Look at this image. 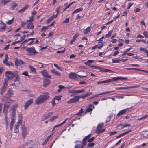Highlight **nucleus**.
I'll list each match as a JSON object with an SVG mask.
<instances>
[{
    "instance_id": "8",
    "label": "nucleus",
    "mask_w": 148,
    "mask_h": 148,
    "mask_svg": "<svg viewBox=\"0 0 148 148\" xmlns=\"http://www.w3.org/2000/svg\"><path fill=\"white\" fill-rule=\"evenodd\" d=\"M132 108V107L127 108L126 109L123 110H121L119 112V113L117 114V116H120L121 115H123L125 114L126 112L129 109L131 110Z\"/></svg>"
},
{
    "instance_id": "50",
    "label": "nucleus",
    "mask_w": 148,
    "mask_h": 148,
    "mask_svg": "<svg viewBox=\"0 0 148 148\" xmlns=\"http://www.w3.org/2000/svg\"><path fill=\"white\" fill-rule=\"evenodd\" d=\"M114 92V91H110L105 92H104L103 93H101L98 94V95H102L103 94H108V93H109L110 92Z\"/></svg>"
},
{
    "instance_id": "3",
    "label": "nucleus",
    "mask_w": 148,
    "mask_h": 148,
    "mask_svg": "<svg viewBox=\"0 0 148 148\" xmlns=\"http://www.w3.org/2000/svg\"><path fill=\"white\" fill-rule=\"evenodd\" d=\"M8 79H5L4 80L3 86L1 88V91L0 92V94L1 95H3L7 87L8 86L7 82Z\"/></svg>"
},
{
    "instance_id": "15",
    "label": "nucleus",
    "mask_w": 148,
    "mask_h": 148,
    "mask_svg": "<svg viewBox=\"0 0 148 148\" xmlns=\"http://www.w3.org/2000/svg\"><path fill=\"white\" fill-rule=\"evenodd\" d=\"M59 13V11H57V14L56 15H53L51 16L50 17L47 21V23H49L50 22L54 19V18H56Z\"/></svg>"
},
{
    "instance_id": "32",
    "label": "nucleus",
    "mask_w": 148,
    "mask_h": 148,
    "mask_svg": "<svg viewBox=\"0 0 148 148\" xmlns=\"http://www.w3.org/2000/svg\"><path fill=\"white\" fill-rule=\"evenodd\" d=\"M120 60L117 58H115L112 59V63H119L120 61Z\"/></svg>"
},
{
    "instance_id": "1",
    "label": "nucleus",
    "mask_w": 148,
    "mask_h": 148,
    "mask_svg": "<svg viewBox=\"0 0 148 148\" xmlns=\"http://www.w3.org/2000/svg\"><path fill=\"white\" fill-rule=\"evenodd\" d=\"M50 98L49 93L47 92L43 95H41L36 99L35 103L38 105L44 103L45 101Z\"/></svg>"
},
{
    "instance_id": "26",
    "label": "nucleus",
    "mask_w": 148,
    "mask_h": 148,
    "mask_svg": "<svg viewBox=\"0 0 148 148\" xmlns=\"http://www.w3.org/2000/svg\"><path fill=\"white\" fill-rule=\"evenodd\" d=\"M101 70H100V72H105L113 73L114 71H112L110 70L109 69H105L102 68Z\"/></svg>"
},
{
    "instance_id": "37",
    "label": "nucleus",
    "mask_w": 148,
    "mask_h": 148,
    "mask_svg": "<svg viewBox=\"0 0 148 148\" xmlns=\"http://www.w3.org/2000/svg\"><path fill=\"white\" fill-rule=\"evenodd\" d=\"M29 68L30 70V71L33 73H34L36 72V70L32 66H29Z\"/></svg>"
},
{
    "instance_id": "5",
    "label": "nucleus",
    "mask_w": 148,
    "mask_h": 148,
    "mask_svg": "<svg viewBox=\"0 0 148 148\" xmlns=\"http://www.w3.org/2000/svg\"><path fill=\"white\" fill-rule=\"evenodd\" d=\"M22 120L21 119H19L18 121V122H17L15 125L14 127V132L15 133H17L19 132V124L21 123Z\"/></svg>"
},
{
    "instance_id": "59",
    "label": "nucleus",
    "mask_w": 148,
    "mask_h": 148,
    "mask_svg": "<svg viewBox=\"0 0 148 148\" xmlns=\"http://www.w3.org/2000/svg\"><path fill=\"white\" fill-rule=\"evenodd\" d=\"M35 39V38H29L27 40H25L22 43H24L25 42H27L29 41L30 40H34V39Z\"/></svg>"
},
{
    "instance_id": "9",
    "label": "nucleus",
    "mask_w": 148,
    "mask_h": 148,
    "mask_svg": "<svg viewBox=\"0 0 148 148\" xmlns=\"http://www.w3.org/2000/svg\"><path fill=\"white\" fill-rule=\"evenodd\" d=\"M5 75L8 77L7 79L8 80V79L11 78H14L15 76V74L11 71H6L5 72Z\"/></svg>"
},
{
    "instance_id": "18",
    "label": "nucleus",
    "mask_w": 148,
    "mask_h": 148,
    "mask_svg": "<svg viewBox=\"0 0 148 148\" xmlns=\"http://www.w3.org/2000/svg\"><path fill=\"white\" fill-rule=\"evenodd\" d=\"M69 77L71 79H76L77 78V76L75 73H72L69 75Z\"/></svg>"
},
{
    "instance_id": "7",
    "label": "nucleus",
    "mask_w": 148,
    "mask_h": 148,
    "mask_svg": "<svg viewBox=\"0 0 148 148\" xmlns=\"http://www.w3.org/2000/svg\"><path fill=\"white\" fill-rule=\"evenodd\" d=\"M21 129L22 131V136L24 138L27 135V128L24 126H22Z\"/></svg>"
},
{
    "instance_id": "54",
    "label": "nucleus",
    "mask_w": 148,
    "mask_h": 148,
    "mask_svg": "<svg viewBox=\"0 0 148 148\" xmlns=\"http://www.w3.org/2000/svg\"><path fill=\"white\" fill-rule=\"evenodd\" d=\"M15 119H11L10 125H13L15 122Z\"/></svg>"
},
{
    "instance_id": "40",
    "label": "nucleus",
    "mask_w": 148,
    "mask_h": 148,
    "mask_svg": "<svg viewBox=\"0 0 148 148\" xmlns=\"http://www.w3.org/2000/svg\"><path fill=\"white\" fill-rule=\"evenodd\" d=\"M112 32H113V31L112 30L109 31L108 32V33L105 35V36L106 37H110L111 36Z\"/></svg>"
},
{
    "instance_id": "22",
    "label": "nucleus",
    "mask_w": 148,
    "mask_h": 148,
    "mask_svg": "<svg viewBox=\"0 0 148 148\" xmlns=\"http://www.w3.org/2000/svg\"><path fill=\"white\" fill-rule=\"evenodd\" d=\"M50 81L47 79H45L44 80L43 85L44 86L46 87L47 85L50 84Z\"/></svg>"
},
{
    "instance_id": "52",
    "label": "nucleus",
    "mask_w": 148,
    "mask_h": 148,
    "mask_svg": "<svg viewBox=\"0 0 148 148\" xmlns=\"http://www.w3.org/2000/svg\"><path fill=\"white\" fill-rule=\"evenodd\" d=\"M91 134H89L88 135L86 136L84 138V140H86L87 141V140H88V139H89V138L91 137Z\"/></svg>"
},
{
    "instance_id": "14",
    "label": "nucleus",
    "mask_w": 148,
    "mask_h": 148,
    "mask_svg": "<svg viewBox=\"0 0 148 148\" xmlns=\"http://www.w3.org/2000/svg\"><path fill=\"white\" fill-rule=\"evenodd\" d=\"M15 64L17 66H20L21 67L23 66V62L21 60H16L15 61Z\"/></svg>"
},
{
    "instance_id": "27",
    "label": "nucleus",
    "mask_w": 148,
    "mask_h": 148,
    "mask_svg": "<svg viewBox=\"0 0 148 148\" xmlns=\"http://www.w3.org/2000/svg\"><path fill=\"white\" fill-rule=\"evenodd\" d=\"M91 29V27H89L86 29H84L83 30V32L84 34H87L90 31Z\"/></svg>"
},
{
    "instance_id": "45",
    "label": "nucleus",
    "mask_w": 148,
    "mask_h": 148,
    "mask_svg": "<svg viewBox=\"0 0 148 148\" xmlns=\"http://www.w3.org/2000/svg\"><path fill=\"white\" fill-rule=\"evenodd\" d=\"M58 117V116L56 115L52 117L50 119V121H52L56 119Z\"/></svg>"
},
{
    "instance_id": "6",
    "label": "nucleus",
    "mask_w": 148,
    "mask_h": 148,
    "mask_svg": "<svg viewBox=\"0 0 148 148\" xmlns=\"http://www.w3.org/2000/svg\"><path fill=\"white\" fill-rule=\"evenodd\" d=\"M79 101V98L77 96H75L74 97L68 101L67 103L68 104L75 103Z\"/></svg>"
},
{
    "instance_id": "12",
    "label": "nucleus",
    "mask_w": 148,
    "mask_h": 148,
    "mask_svg": "<svg viewBox=\"0 0 148 148\" xmlns=\"http://www.w3.org/2000/svg\"><path fill=\"white\" fill-rule=\"evenodd\" d=\"M33 99H32L27 101L25 104L24 107L25 110L27 109L28 107L33 102Z\"/></svg>"
},
{
    "instance_id": "61",
    "label": "nucleus",
    "mask_w": 148,
    "mask_h": 148,
    "mask_svg": "<svg viewBox=\"0 0 148 148\" xmlns=\"http://www.w3.org/2000/svg\"><path fill=\"white\" fill-rule=\"evenodd\" d=\"M38 67L40 68H42L43 67L42 64L41 63H38Z\"/></svg>"
},
{
    "instance_id": "44",
    "label": "nucleus",
    "mask_w": 148,
    "mask_h": 148,
    "mask_svg": "<svg viewBox=\"0 0 148 148\" xmlns=\"http://www.w3.org/2000/svg\"><path fill=\"white\" fill-rule=\"evenodd\" d=\"M5 121L6 125L7 128H8L9 126V122L10 121V119H5Z\"/></svg>"
},
{
    "instance_id": "55",
    "label": "nucleus",
    "mask_w": 148,
    "mask_h": 148,
    "mask_svg": "<svg viewBox=\"0 0 148 148\" xmlns=\"http://www.w3.org/2000/svg\"><path fill=\"white\" fill-rule=\"evenodd\" d=\"M143 34L144 36L145 37L148 38V33L147 31H144L143 32Z\"/></svg>"
},
{
    "instance_id": "25",
    "label": "nucleus",
    "mask_w": 148,
    "mask_h": 148,
    "mask_svg": "<svg viewBox=\"0 0 148 148\" xmlns=\"http://www.w3.org/2000/svg\"><path fill=\"white\" fill-rule=\"evenodd\" d=\"M75 143H76V144L75 146V148H82L81 146L80 147L81 142L77 141H76Z\"/></svg>"
},
{
    "instance_id": "49",
    "label": "nucleus",
    "mask_w": 148,
    "mask_h": 148,
    "mask_svg": "<svg viewBox=\"0 0 148 148\" xmlns=\"http://www.w3.org/2000/svg\"><path fill=\"white\" fill-rule=\"evenodd\" d=\"M140 50L142 51L145 52V53L148 51L146 49L144 48L141 47L140 49Z\"/></svg>"
},
{
    "instance_id": "48",
    "label": "nucleus",
    "mask_w": 148,
    "mask_h": 148,
    "mask_svg": "<svg viewBox=\"0 0 148 148\" xmlns=\"http://www.w3.org/2000/svg\"><path fill=\"white\" fill-rule=\"evenodd\" d=\"M79 98V99L80 98H82V99H84L86 97L85 94H82L80 95L77 96Z\"/></svg>"
},
{
    "instance_id": "39",
    "label": "nucleus",
    "mask_w": 148,
    "mask_h": 148,
    "mask_svg": "<svg viewBox=\"0 0 148 148\" xmlns=\"http://www.w3.org/2000/svg\"><path fill=\"white\" fill-rule=\"evenodd\" d=\"M18 5V4L15 3H13L11 6V9L13 10Z\"/></svg>"
},
{
    "instance_id": "21",
    "label": "nucleus",
    "mask_w": 148,
    "mask_h": 148,
    "mask_svg": "<svg viewBox=\"0 0 148 148\" xmlns=\"http://www.w3.org/2000/svg\"><path fill=\"white\" fill-rule=\"evenodd\" d=\"M105 130L104 129H102L99 127H97L96 131V133L97 134H100V133H102L104 132Z\"/></svg>"
},
{
    "instance_id": "4",
    "label": "nucleus",
    "mask_w": 148,
    "mask_h": 148,
    "mask_svg": "<svg viewBox=\"0 0 148 148\" xmlns=\"http://www.w3.org/2000/svg\"><path fill=\"white\" fill-rule=\"evenodd\" d=\"M27 50L28 53L32 55H35L38 53V52L36 51L34 47H32L30 48H27Z\"/></svg>"
},
{
    "instance_id": "42",
    "label": "nucleus",
    "mask_w": 148,
    "mask_h": 148,
    "mask_svg": "<svg viewBox=\"0 0 148 148\" xmlns=\"http://www.w3.org/2000/svg\"><path fill=\"white\" fill-rule=\"evenodd\" d=\"M83 112V110L82 109H81L80 110H79L76 114L78 116H81V113H82Z\"/></svg>"
},
{
    "instance_id": "33",
    "label": "nucleus",
    "mask_w": 148,
    "mask_h": 148,
    "mask_svg": "<svg viewBox=\"0 0 148 148\" xmlns=\"http://www.w3.org/2000/svg\"><path fill=\"white\" fill-rule=\"evenodd\" d=\"M79 34L78 33H76L74 36L72 40V42H74L75 40L77 38L78 36H79Z\"/></svg>"
},
{
    "instance_id": "28",
    "label": "nucleus",
    "mask_w": 148,
    "mask_h": 148,
    "mask_svg": "<svg viewBox=\"0 0 148 148\" xmlns=\"http://www.w3.org/2000/svg\"><path fill=\"white\" fill-rule=\"evenodd\" d=\"M51 72L52 73H54L55 75L58 76H60L61 75V74L60 73H59L58 72L54 70H51Z\"/></svg>"
},
{
    "instance_id": "20",
    "label": "nucleus",
    "mask_w": 148,
    "mask_h": 148,
    "mask_svg": "<svg viewBox=\"0 0 148 148\" xmlns=\"http://www.w3.org/2000/svg\"><path fill=\"white\" fill-rule=\"evenodd\" d=\"M0 24L2 26L0 28V30L1 31L5 30L6 28V24L3 23L2 21H1V22L0 23Z\"/></svg>"
},
{
    "instance_id": "38",
    "label": "nucleus",
    "mask_w": 148,
    "mask_h": 148,
    "mask_svg": "<svg viewBox=\"0 0 148 148\" xmlns=\"http://www.w3.org/2000/svg\"><path fill=\"white\" fill-rule=\"evenodd\" d=\"M87 141L86 140H84V139H83L82 142V145L81 147L82 148H83L85 146L86 144Z\"/></svg>"
},
{
    "instance_id": "64",
    "label": "nucleus",
    "mask_w": 148,
    "mask_h": 148,
    "mask_svg": "<svg viewBox=\"0 0 148 148\" xmlns=\"http://www.w3.org/2000/svg\"><path fill=\"white\" fill-rule=\"evenodd\" d=\"M22 74L26 76H28V73L27 71H25L22 73Z\"/></svg>"
},
{
    "instance_id": "13",
    "label": "nucleus",
    "mask_w": 148,
    "mask_h": 148,
    "mask_svg": "<svg viewBox=\"0 0 148 148\" xmlns=\"http://www.w3.org/2000/svg\"><path fill=\"white\" fill-rule=\"evenodd\" d=\"M85 92L84 89H82L81 90H71L68 91L69 93H80Z\"/></svg>"
},
{
    "instance_id": "36",
    "label": "nucleus",
    "mask_w": 148,
    "mask_h": 148,
    "mask_svg": "<svg viewBox=\"0 0 148 148\" xmlns=\"http://www.w3.org/2000/svg\"><path fill=\"white\" fill-rule=\"evenodd\" d=\"M14 18L13 17L12 18V19L11 20H8L7 21V22H6V23L8 25L11 24L13 23V22L14 21Z\"/></svg>"
},
{
    "instance_id": "24",
    "label": "nucleus",
    "mask_w": 148,
    "mask_h": 148,
    "mask_svg": "<svg viewBox=\"0 0 148 148\" xmlns=\"http://www.w3.org/2000/svg\"><path fill=\"white\" fill-rule=\"evenodd\" d=\"M115 79H114V77H112V78L106 80L102 81V83H109L111 82L114 81Z\"/></svg>"
},
{
    "instance_id": "47",
    "label": "nucleus",
    "mask_w": 148,
    "mask_h": 148,
    "mask_svg": "<svg viewBox=\"0 0 148 148\" xmlns=\"http://www.w3.org/2000/svg\"><path fill=\"white\" fill-rule=\"evenodd\" d=\"M131 125V124H124L122 127L121 129H123L124 128H126L127 127H130Z\"/></svg>"
},
{
    "instance_id": "19",
    "label": "nucleus",
    "mask_w": 148,
    "mask_h": 148,
    "mask_svg": "<svg viewBox=\"0 0 148 148\" xmlns=\"http://www.w3.org/2000/svg\"><path fill=\"white\" fill-rule=\"evenodd\" d=\"M27 29H34V26L32 23H27Z\"/></svg>"
},
{
    "instance_id": "41",
    "label": "nucleus",
    "mask_w": 148,
    "mask_h": 148,
    "mask_svg": "<svg viewBox=\"0 0 148 148\" xmlns=\"http://www.w3.org/2000/svg\"><path fill=\"white\" fill-rule=\"evenodd\" d=\"M29 19L27 20V21L26 22L27 23H32V22L34 20L33 18V16H31V17H29Z\"/></svg>"
},
{
    "instance_id": "57",
    "label": "nucleus",
    "mask_w": 148,
    "mask_h": 148,
    "mask_svg": "<svg viewBox=\"0 0 148 148\" xmlns=\"http://www.w3.org/2000/svg\"><path fill=\"white\" fill-rule=\"evenodd\" d=\"M69 18H66L63 21V23H67L69 22Z\"/></svg>"
},
{
    "instance_id": "43",
    "label": "nucleus",
    "mask_w": 148,
    "mask_h": 148,
    "mask_svg": "<svg viewBox=\"0 0 148 148\" xmlns=\"http://www.w3.org/2000/svg\"><path fill=\"white\" fill-rule=\"evenodd\" d=\"M132 131V130H128L126 132H123V133L120 134V135L122 137L123 136L129 133L130 132H131Z\"/></svg>"
},
{
    "instance_id": "30",
    "label": "nucleus",
    "mask_w": 148,
    "mask_h": 148,
    "mask_svg": "<svg viewBox=\"0 0 148 148\" xmlns=\"http://www.w3.org/2000/svg\"><path fill=\"white\" fill-rule=\"evenodd\" d=\"M83 10V8L82 7H80L76 9L73 12V14L75 13H77L79 12L80 11H82Z\"/></svg>"
},
{
    "instance_id": "34",
    "label": "nucleus",
    "mask_w": 148,
    "mask_h": 148,
    "mask_svg": "<svg viewBox=\"0 0 148 148\" xmlns=\"http://www.w3.org/2000/svg\"><path fill=\"white\" fill-rule=\"evenodd\" d=\"M53 112H50L47 114L45 117V119H47L50 117L52 115H53Z\"/></svg>"
},
{
    "instance_id": "29",
    "label": "nucleus",
    "mask_w": 148,
    "mask_h": 148,
    "mask_svg": "<svg viewBox=\"0 0 148 148\" xmlns=\"http://www.w3.org/2000/svg\"><path fill=\"white\" fill-rule=\"evenodd\" d=\"M13 91L11 89H10L8 90V95L9 97H10L13 95Z\"/></svg>"
},
{
    "instance_id": "53",
    "label": "nucleus",
    "mask_w": 148,
    "mask_h": 148,
    "mask_svg": "<svg viewBox=\"0 0 148 148\" xmlns=\"http://www.w3.org/2000/svg\"><path fill=\"white\" fill-rule=\"evenodd\" d=\"M103 45L104 44L103 43L99 44L97 45V48L98 49H101L103 47Z\"/></svg>"
},
{
    "instance_id": "23",
    "label": "nucleus",
    "mask_w": 148,
    "mask_h": 148,
    "mask_svg": "<svg viewBox=\"0 0 148 148\" xmlns=\"http://www.w3.org/2000/svg\"><path fill=\"white\" fill-rule=\"evenodd\" d=\"M114 79L115 80L114 81H117L119 80H125L128 79V78L127 77H114Z\"/></svg>"
},
{
    "instance_id": "17",
    "label": "nucleus",
    "mask_w": 148,
    "mask_h": 148,
    "mask_svg": "<svg viewBox=\"0 0 148 148\" xmlns=\"http://www.w3.org/2000/svg\"><path fill=\"white\" fill-rule=\"evenodd\" d=\"M140 87V86L139 85H136L134 86H125L123 87V89H127L130 88H138Z\"/></svg>"
},
{
    "instance_id": "56",
    "label": "nucleus",
    "mask_w": 148,
    "mask_h": 148,
    "mask_svg": "<svg viewBox=\"0 0 148 148\" xmlns=\"http://www.w3.org/2000/svg\"><path fill=\"white\" fill-rule=\"evenodd\" d=\"M95 145V143H89L88 145V146L89 147H93Z\"/></svg>"
},
{
    "instance_id": "46",
    "label": "nucleus",
    "mask_w": 148,
    "mask_h": 148,
    "mask_svg": "<svg viewBox=\"0 0 148 148\" xmlns=\"http://www.w3.org/2000/svg\"><path fill=\"white\" fill-rule=\"evenodd\" d=\"M61 96H56L53 98L54 100L59 101L61 100Z\"/></svg>"
},
{
    "instance_id": "31",
    "label": "nucleus",
    "mask_w": 148,
    "mask_h": 148,
    "mask_svg": "<svg viewBox=\"0 0 148 148\" xmlns=\"http://www.w3.org/2000/svg\"><path fill=\"white\" fill-rule=\"evenodd\" d=\"M94 61V60H88L87 62H85L84 64L86 65L90 66V64L93 62Z\"/></svg>"
},
{
    "instance_id": "58",
    "label": "nucleus",
    "mask_w": 148,
    "mask_h": 148,
    "mask_svg": "<svg viewBox=\"0 0 148 148\" xmlns=\"http://www.w3.org/2000/svg\"><path fill=\"white\" fill-rule=\"evenodd\" d=\"M49 27L43 26L41 29V31H46L48 28Z\"/></svg>"
},
{
    "instance_id": "11",
    "label": "nucleus",
    "mask_w": 148,
    "mask_h": 148,
    "mask_svg": "<svg viewBox=\"0 0 148 148\" xmlns=\"http://www.w3.org/2000/svg\"><path fill=\"white\" fill-rule=\"evenodd\" d=\"M13 101L10 100L8 101L5 102L4 104V109L8 110V108L10 106V103H12Z\"/></svg>"
},
{
    "instance_id": "62",
    "label": "nucleus",
    "mask_w": 148,
    "mask_h": 148,
    "mask_svg": "<svg viewBox=\"0 0 148 148\" xmlns=\"http://www.w3.org/2000/svg\"><path fill=\"white\" fill-rule=\"evenodd\" d=\"M103 126H104L103 123H101V124L98 125L97 126V127H99V128H102Z\"/></svg>"
},
{
    "instance_id": "51",
    "label": "nucleus",
    "mask_w": 148,
    "mask_h": 148,
    "mask_svg": "<svg viewBox=\"0 0 148 148\" xmlns=\"http://www.w3.org/2000/svg\"><path fill=\"white\" fill-rule=\"evenodd\" d=\"M91 134H89L88 135L86 136L84 138V140H86L87 141V140H88V139H89V138L91 137Z\"/></svg>"
},
{
    "instance_id": "2",
    "label": "nucleus",
    "mask_w": 148,
    "mask_h": 148,
    "mask_svg": "<svg viewBox=\"0 0 148 148\" xmlns=\"http://www.w3.org/2000/svg\"><path fill=\"white\" fill-rule=\"evenodd\" d=\"M18 106L17 104L13 105L11 107L10 109V111H11V119H16V108Z\"/></svg>"
},
{
    "instance_id": "16",
    "label": "nucleus",
    "mask_w": 148,
    "mask_h": 148,
    "mask_svg": "<svg viewBox=\"0 0 148 148\" xmlns=\"http://www.w3.org/2000/svg\"><path fill=\"white\" fill-rule=\"evenodd\" d=\"M94 108V106L92 104L89 105L86 109L87 112H89L91 111Z\"/></svg>"
},
{
    "instance_id": "63",
    "label": "nucleus",
    "mask_w": 148,
    "mask_h": 148,
    "mask_svg": "<svg viewBox=\"0 0 148 148\" xmlns=\"http://www.w3.org/2000/svg\"><path fill=\"white\" fill-rule=\"evenodd\" d=\"M117 133L116 131H114L113 132H111L109 133L110 136H111Z\"/></svg>"
},
{
    "instance_id": "10",
    "label": "nucleus",
    "mask_w": 148,
    "mask_h": 148,
    "mask_svg": "<svg viewBox=\"0 0 148 148\" xmlns=\"http://www.w3.org/2000/svg\"><path fill=\"white\" fill-rule=\"evenodd\" d=\"M41 73L44 77L49 78H51V76L48 75V72L46 70H43L41 72Z\"/></svg>"
},
{
    "instance_id": "35",
    "label": "nucleus",
    "mask_w": 148,
    "mask_h": 148,
    "mask_svg": "<svg viewBox=\"0 0 148 148\" xmlns=\"http://www.w3.org/2000/svg\"><path fill=\"white\" fill-rule=\"evenodd\" d=\"M15 79L14 80V82H16L17 81H18L19 80L20 78L18 76V75H17V74L16 73H15Z\"/></svg>"
},
{
    "instance_id": "60",
    "label": "nucleus",
    "mask_w": 148,
    "mask_h": 148,
    "mask_svg": "<svg viewBox=\"0 0 148 148\" xmlns=\"http://www.w3.org/2000/svg\"><path fill=\"white\" fill-rule=\"evenodd\" d=\"M94 139L95 137H93L92 138L88 139V142H92L94 140Z\"/></svg>"
}]
</instances>
